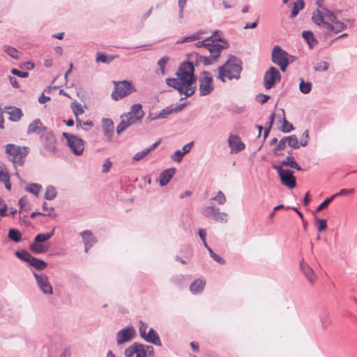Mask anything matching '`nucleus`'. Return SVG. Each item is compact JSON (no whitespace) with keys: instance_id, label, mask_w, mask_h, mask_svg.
Returning <instances> with one entry per match:
<instances>
[{"instance_id":"f257e3e1","label":"nucleus","mask_w":357,"mask_h":357,"mask_svg":"<svg viewBox=\"0 0 357 357\" xmlns=\"http://www.w3.org/2000/svg\"><path fill=\"white\" fill-rule=\"evenodd\" d=\"M176 78H167L166 83L169 86L176 89L179 94L185 95V98L192 96L196 89L197 77L195 75V67L192 62L185 61L180 64L176 73ZM181 98V100H183Z\"/></svg>"},{"instance_id":"f03ea898","label":"nucleus","mask_w":357,"mask_h":357,"mask_svg":"<svg viewBox=\"0 0 357 357\" xmlns=\"http://www.w3.org/2000/svg\"><path fill=\"white\" fill-rule=\"evenodd\" d=\"M242 70L241 61L235 56L230 55L225 63L218 68V79L225 82V78L229 79L240 78Z\"/></svg>"},{"instance_id":"7ed1b4c3","label":"nucleus","mask_w":357,"mask_h":357,"mask_svg":"<svg viewBox=\"0 0 357 357\" xmlns=\"http://www.w3.org/2000/svg\"><path fill=\"white\" fill-rule=\"evenodd\" d=\"M218 31H214L213 34L202 41H198L195 43L197 47H204L210 53L223 50L229 47L228 40L222 37L216 38Z\"/></svg>"},{"instance_id":"20e7f679","label":"nucleus","mask_w":357,"mask_h":357,"mask_svg":"<svg viewBox=\"0 0 357 357\" xmlns=\"http://www.w3.org/2000/svg\"><path fill=\"white\" fill-rule=\"evenodd\" d=\"M5 151L15 167L24 165L25 158L29 153L28 146H20L14 144H6Z\"/></svg>"},{"instance_id":"39448f33","label":"nucleus","mask_w":357,"mask_h":357,"mask_svg":"<svg viewBox=\"0 0 357 357\" xmlns=\"http://www.w3.org/2000/svg\"><path fill=\"white\" fill-rule=\"evenodd\" d=\"M114 89L112 93L113 100L117 101L137 91L131 81H113Z\"/></svg>"},{"instance_id":"423d86ee","label":"nucleus","mask_w":357,"mask_h":357,"mask_svg":"<svg viewBox=\"0 0 357 357\" xmlns=\"http://www.w3.org/2000/svg\"><path fill=\"white\" fill-rule=\"evenodd\" d=\"M272 167L278 172L282 185L289 189H293L296 186V177L294 176V172L291 170L284 169L281 165L275 164L272 165Z\"/></svg>"},{"instance_id":"0eeeda50","label":"nucleus","mask_w":357,"mask_h":357,"mask_svg":"<svg viewBox=\"0 0 357 357\" xmlns=\"http://www.w3.org/2000/svg\"><path fill=\"white\" fill-rule=\"evenodd\" d=\"M62 136L66 139L68 147L75 155H81L82 154L84 142L81 138L68 132H63Z\"/></svg>"},{"instance_id":"6e6552de","label":"nucleus","mask_w":357,"mask_h":357,"mask_svg":"<svg viewBox=\"0 0 357 357\" xmlns=\"http://www.w3.org/2000/svg\"><path fill=\"white\" fill-rule=\"evenodd\" d=\"M199 83V90L201 96L210 94L214 89L213 77L208 71L204 70L200 73Z\"/></svg>"},{"instance_id":"1a4fd4ad","label":"nucleus","mask_w":357,"mask_h":357,"mask_svg":"<svg viewBox=\"0 0 357 357\" xmlns=\"http://www.w3.org/2000/svg\"><path fill=\"white\" fill-rule=\"evenodd\" d=\"M281 79V75L279 70L271 66L265 73L264 76V85L266 89H271L276 82H280Z\"/></svg>"},{"instance_id":"9d476101","label":"nucleus","mask_w":357,"mask_h":357,"mask_svg":"<svg viewBox=\"0 0 357 357\" xmlns=\"http://www.w3.org/2000/svg\"><path fill=\"white\" fill-rule=\"evenodd\" d=\"M33 274L40 291L44 294L52 295L53 294V288L49 281L48 276L45 273H37L34 271Z\"/></svg>"},{"instance_id":"9b49d317","label":"nucleus","mask_w":357,"mask_h":357,"mask_svg":"<svg viewBox=\"0 0 357 357\" xmlns=\"http://www.w3.org/2000/svg\"><path fill=\"white\" fill-rule=\"evenodd\" d=\"M48 236L45 234H38L36 236L34 241L30 245V250L35 254L45 253L48 250V246L43 243L48 241Z\"/></svg>"},{"instance_id":"f8f14e48","label":"nucleus","mask_w":357,"mask_h":357,"mask_svg":"<svg viewBox=\"0 0 357 357\" xmlns=\"http://www.w3.org/2000/svg\"><path fill=\"white\" fill-rule=\"evenodd\" d=\"M202 214L207 218H213L217 222H226L227 214L220 212V209L215 206H206L202 209Z\"/></svg>"},{"instance_id":"ddd939ff","label":"nucleus","mask_w":357,"mask_h":357,"mask_svg":"<svg viewBox=\"0 0 357 357\" xmlns=\"http://www.w3.org/2000/svg\"><path fill=\"white\" fill-rule=\"evenodd\" d=\"M40 139L44 148L47 151H50L52 153L56 152V140L54 137V134L52 132L46 131L43 132L40 136Z\"/></svg>"},{"instance_id":"4468645a","label":"nucleus","mask_w":357,"mask_h":357,"mask_svg":"<svg viewBox=\"0 0 357 357\" xmlns=\"http://www.w3.org/2000/svg\"><path fill=\"white\" fill-rule=\"evenodd\" d=\"M135 335V331L132 326L121 329L116 334L117 344L121 345L125 342L131 341Z\"/></svg>"},{"instance_id":"2eb2a0df","label":"nucleus","mask_w":357,"mask_h":357,"mask_svg":"<svg viewBox=\"0 0 357 357\" xmlns=\"http://www.w3.org/2000/svg\"><path fill=\"white\" fill-rule=\"evenodd\" d=\"M222 51V50H218V52L211 53L209 56L201 55L199 53H194L192 56H195L197 62L202 63L204 66H208L218 61Z\"/></svg>"},{"instance_id":"dca6fc26","label":"nucleus","mask_w":357,"mask_h":357,"mask_svg":"<svg viewBox=\"0 0 357 357\" xmlns=\"http://www.w3.org/2000/svg\"><path fill=\"white\" fill-rule=\"evenodd\" d=\"M287 52L283 50L279 45H275L272 50L271 61L275 64L288 62Z\"/></svg>"},{"instance_id":"f3484780","label":"nucleus","mask_w":357,"mask_h":357,"mask_svg":"<svg viewBox=\"0 0 357 357\" xmlns=\"http://www.w3.org/2000/svg\"><path fill=\"white\" fill-rule=\"evenodd\" d=\"M300 269L310 284L314 285L317 278L314 270L303 260L300 262Z\"/></svg>"},{"instance_id":"a211bd4d","label":"nucleus","mask_w":357,"mask_h":357,"mask_svg":"<svg viewBox=\"0 0 357 357\" xmlns=\"http://www.w3.org/2000/svg\"><path fill=\"white\" fill-rule=\"evenodd\" d=\"M228 144L229 146L231 148V153H238L245 147L240 137L237 135H231L229 137Z\"/></svg>"},{"instance_id":"6ab92c4d","label":"nucleus","mask_w":357,"mask_h":357,"mask_svg":"<svg viewBox=\"0 0 357 357\" xmlns=\"http://www.w3.org/2000/svg\"><path fill=\"white\" fill-rule=\"evenodd\" d=\"M83 243H84L85 252H87L96 243V238L90 230H85L81 234Z\"/></svg>"},{"instance_id":"aec40b11","label":"nucleus","mask_w":357,"mask_h":357,"mask_svg":"<svg viewBox=\"0 0 357 357\" xmlns=\"http://www.w3.org/2000/svg\"><path fill=\"white\" fill-rule=\"evenodd\" d=\"M102 128L104 135L110 141L114 132L113 121L110 119H102Z\"/></svg>"},{"instance_id":"412c9836","label":"nucleus","mask_w":357,"mask_h":357,"mask_svg":"<svg viewBox=\"0 0 357 357\" xmlns=\"http://www.w3.org/2000/svg\"><path fill=\"white\" fill-rule=\"evenodd\" d=\"M175 172L176 169L174 167L162 171L159 175L160 186H165L167 185L171 178L174 176Z\"/></svg>"},{"instance_id":"4be33fe9","label":"nucleus","mask_w":357,"mask_h":357,"mask_svg":"<svg viewBox=\"0 0 357 357\" xmlns=\"http://www.w3.org/2000/svg\"><path fill=\"white\" fill-rule=\"evenodd\" d=\"M143 339L146 342H147L149 343H151L154 345H156V346L162 345L160 338L158 333L153 328L149 329V333L144 335Z\"/></svg>"},{"instance_id":"5701e85b","label":"nucleus","mask_w":357,"mask_h":357,"mask_svg":"<svg viewBox=\"0 0 357 357\" xmlns=\"http://www.w3.org/2000/svg\"><path fill=\"white\" fill-rule=\"evenodd\" d=\"M5 112L9 115L8 119L15 122L19 121L22 116V110L15 107H6Z\"/></svg>"},{"instance_id":"b1692460","label":"nucleus","mask_w":357,"mask_h":357,"mask_svg":"<svg viewBox=\"0 0 357 357\" xmlns=\"http://www.w3.org/2000/svg\"><path fill=\"white\" fill-rule=\"evenodd\" d=\"M47 128L43 125L40 119H36L33 122H31L27 130V133H38L40 134L41 131H45Z\"/></svg>"},{"instance_id":"393cba45","label":"nucleus","mask_w":357,"mask_h":357,"mask_svg":"<svg viewBox=\"0 0 357 357\" xmlns=\"http://www.w3.org/2000/svg\"><path fill=\"white\" fill-rule=\"evenodd\" d=\"M289 155L284 160L280 162V165L282 167H289L292 169H295L298 171H302L301 166L295 160V158L291 155V151L288 152Z\"/></svg>"},{"instance_id":"a878e982","label":"nucleus","mask_w":357,"mask_h":357,"mask_svg":"<svg viewBox=\"0 0 357 357\" xmlns=\"http://www.w3.org/2000/svg\"><path fill=\"white\" fill-rule=\"evenodd\" d=\"M160 140L153 144L150 147H148L139 152H137L132 158L134 161H139L142 158H144L146 155H147L151 151L156 149V147L160 144Z\"/></svg>"},{"instance_id":"bb28decb","label":"nucleus","mask_w":357,"mask_h":357,"mask_svg":"<svg viewBox=\"0 0 357 357\" xmlns=\"http://www.w3.org/2000/svg\"><path fill=\"white\" fill-rule=\"evenodd\" d=\"M307 144V140L301 139L299 142L298 137L295 135L288 136V145L294 149H299L301 146H306Z\"/></svg>"},{"instance_id":"cd10ccee","label":"nucleus","mask_w":357,"mask_h":357,"mask_svg":"<svg viewBox=\"0 0 357 357\" xmlns=\"http://www.w3.org/2000/svg\"><path fill=\"white\" fill-rule=\"evenodd\" d=\"M302 37L308 44L310 49L313 48L314 45L318 43L317 40L315 38L314 33L311 31H303L302 32Z\"/></svg>"},{"instance_id":"c85d7f7f","label":"nucleus","mask_w":357,"mask_h":357,"mask_svg":"<svg viewBox=\"0 0 357 357\" xmlns=\"http://www.w3.org/2000/svg\"><path fill=\"white\" fill-rule=\"evenodd\" d=\"M205 286V281L201 279L195 280L190 286V291L195 294L200 293Z\"/></svg>"},{"instance_id":"c756f323","label":"nucleus","mask_w":357,"mask_h":357,"mask_svg":"<svg viewBox=\"0 0 357 357\" xmlns=\"http://www.w3.org/2000/svg\"><path fill=\"white\" fill-rule=\"evenodd\" d=\"M281 111L282 112V120L281 121L282 122V126L280 128V130L281 132L284 133H289L294 130V127L286 119L284 110L283 109H281Z\"/></svg>"},{"instance_id":"7c9ffc66","label":"nucleus","mask_w":357,"mask_h":357,"mask_svg":"<svg viewBox=\"0 0 357 357\" xmlns=\"http://www.w3.org/2000/svg\"><path fill=\"white\" fill-rule=\"evenodd\" d=\"M29 264L38 271H43L47 266V264L45 261L34 257H31Z\"/></svg>"},{"instance_id":"2f4dec72","label":"nucleus","mask_w":357,"mask_h":357,"mask_svg":"<svg viewBox=\"0 0 357 357\" xmlns=\"http://www.w3.org/2000/svg\"><path fill=\"white\" fill-rule=\"evenodd\" d=\"M129 113L130 114H133L135 116V119L141 120L144 116V112L142 110V105L139 103L133 105L131 107Z\"/></svg>"},{"instance_id":"473e14b6","label":"nucleus","mask_w":357,"mask_h":357,"mask_svg":"<svg viewBox=\"0 0 357 357\" xmlns=\"http://www.w3.org/2000/svg\"><path fill=\"white\" fill-rule=\"evenodd\" d=\"M312 20L318 26H321L325 22L324 14L319 9L312 13Z\"/></svg>"},{"instance_id":"72a5a7b5","label":"nucleus","mask_w":357,"mask_h":357,"mask_svg":"<svg viewBox=\"0 0 357 357\" xmlns=\"http://www.w3.org/2000/svg\"><path fill=\"white\" fill-rule=\"evenodd\" d=\"M304 0H297L294 3L292 10L291 11L290 18L294 19V17H296L298 14L299 11L304 8Z\"/></svg>"},{"instance_id":"f704fd0d","label":"nucleus","mask_w":357,"mask_h":357,"mask_svg":"<svg viewBox=\"0 0 357 357\" xmlns=\"http://www.w3.org/2000/svg\"><path fill=\"white\" fill-rule=\"evenodd\" d=\"M8 237L13 241L18 243L21 241L22 234L17 229H10L8 231Z\"/></svg>"},{"instance_id":"c9c22d12","label":"nucleus","mask_w":357,"mask_h":357,"mask_svg":"<svg viewBox=\"0 0 357 357\" xmlns=\"http://www.w3.org/2000/svg\"><path fill=\"white\" fill-rule=\"evenodd\" d=\"M288 142V136L287 137H283L278 143V144L275 146V147L273 149V153L276 155H282V153H279L278 151H282L286 147V144Z\"/></svg>"},{"instance_id":"e433bc0d","label":"nucleus","mask_w":357,"mask_h":357,"mask_svg":"<svg viewBox=\"0 0 357 357\" xmlns=\"http://www.w3.org/2000/svg\"><path fill=\"white\" fill-rule=\"evenodd\" d=\"M3 51L8 54L10 57H12L14 59H18L19 55H18V51L16 48L11 47L8 45H5L3 47Z\"/></svg>"},{"instance_id":"4c0bfd02","label":"nucleus","mask_w":357,"mask_h":357,"mask_svg":"<svg viewBox=\"0 0 357 357\" xmlns=\"http://www.w3.org/2000/svg\"><path fill=\"white\" fill-rule=\"evenodd\" d=\"M15 255L21 260L26 261L29 264L31 260V257H33V256L29 252L24 250L17 251L15 252Z\"/></svg>"},{"instance_id":"58836bf2","label":"nucleus","mask_w":357,"mask_h":357,"mask_svg":"<svg viewBox=\"0 0 357 357\" xmlns=\"http://www.w3.org/2000/svg\"><path fill=\"white\" fill-rule=\"evenodd\" d=\"M121 121L116 127V133L118 135H121L125 130L131 126L130 123L124 119L123 115H121Z\"/></svg>"},{"instance_id":"ea45409f","label":"nucleus","mask_w":357,"mask_h":357,"mask_svg":"<svg viewBox=\"0 0 357 357\" xmlns=\"http://www.w3.org/2000/svg\"><path fill=\"white\" fill-rule=\"evenodd\" d=\"M56 188L52 185H49L46 188L45 199L47 200H52L56 197Z\"/></svg>"},{"instance_id":"a19ab883","label":"nucleus","mask_w":357,"mask_h":357,"mask_svg":"<svg viewBox=\"0 0 357 357\" xmlns=\"http://www.w3.org/2000/svg\"><path fill=\"white\" fill-rule=\"evenodd\" d=\"M42 185L38 183H31L25 188V190L36 196H38L42 190Z\"/></svg>"},{"instance_id":"79ce46f5","label":"nucleus","mask_w":357,"mask_h":357,"mask_svg":"<svg viewBox=\"0 0 357 357\" xmlns=\"http://www.w3.org/2000/svg\"><path fill=\"white\" fill-rule=\"evenodd\" d=\"M312 83L310 82H305L303 79H301V82L299 84V89L301 93L304 94L309 93L312 90Z\"/></svg>"},{"instance_id":"37998d69","label":"nucleus","mask_w":357,"mask_h":357,"mask_svg":"<svg viewBox=\"0 0 357 357\" xmlns=\"http://www.w3.org/2000/svg\"><path fill=\"white\" fill-rule=\"evenodd\" d=\"M329 64L326 61H320L314 64V70L317 72H324L328 70Z\"/></svg>"},{"instance_id":"c03bdc74","label":"nucleus","mask_w":357,"mask_h":357,"mask_svg":"<svg viewBox=\"0 0 357 357\" xmlns=\"http://www.w3.org/2000/svg\"><path fill=\"white\" fill-rule=\"evenodd\" d=\"M137 342H135L125 349L124 354L126 357H132L135 354H137Z\"/></svg>"},{"instance_id":"a18cd8bd","label":"nucleus","mask_w":357,"mask_h":357,"mask_svg":"<svg viewBox=\"0 0 357 357\" xmlns=\"http://www.w3.org/2000/svg\"><path fill=\"white\" fill-rule=\"evenodd\" d=\"M333 32L339 33L340 31L346 29L347 25L344 24L342 22L336 19L333 22Z\"/></svg>"},{"instance_id":"49530a36","label":"nucleus","mask_w":357,"mask_h":357,"mask_svg":"<svg viewBox=\"0 0 357 357\" xmlns=\"http://www.w3.org/2000/svg\"><path fill=\"white\" fill-rule=\"evenodd\" d=\"M199 38V33H195L191 36L183 37L177 41V43H184L187 42L194 41Z\"/></svg>"},{"instance_id":"de8ad7c7","label":"nucleus","mask_w":357,"mask_h":357,"mask_svg":"<svg viewBox=\"0 0 357 357\" xmlns=\"http://www.w3.org/2000/svg\"><path fill=\"white\" fill-rule=\"evenodd\" d=\"M173 113L172 105L162 109L158 114L159 119H167L169 115Z\"/></svg>"},{"instance_id":"09e8293b","label":"nucleus","mask_w":357,"mask_h":357,"mask_svg":"<svg viewBox=\"0 0 357 357\" xmlns=\"http://www.w3.org/2000/svg\"><path fill=\"white\" fill-rule=\"evenodd\" d=\"M113 60V57L108 58L105 54L100 52L97 53L96 61L104 63H109Z\"/></svg>"},{"instance_id":"8fccbe9b","label":"nucleus","mask_w":357,"mask_h":357,"mask_svg":"<svg viewBox=\"0 0 357 357\" xmlns=\"http://www.w3.org/2000/svg\"><path fill=\"white\" fill-rule=\"evenodd\" d=\"M137 355L136 357H147L146 346L137 343Z\"/></svg>"},{"instance_id":"3c124183","label":"nucleus","mask_w":357,"mask_h":357,"mask_svg":"<svg viewBox=\"0 0 357 357\" xmlns=\"http://www.w3.org/2000/svg\"><path fill=\"white\" fill-rule=\"evenodd\" d=\"M211 199L216 201L218 203V204L220 205L224 204L227 201V199L222 191H218L217 195L215 197H212Z\"/></svg>"},{"instance_id":"603ef678","label":"nucleus","mask_w":357,"mask_h":357,"mask_svg":"<svg viewBox=\"0 0 357 357\" xmlns=\"http://www.w3.org/2000/svg\"><path fill=\"white\" fill-rule=\"evenodd\" d=\"M169 60V57L168 56H163L158 61V65L160 67V72H161V74L163 75L165 74V67L167 63Z\"/></svg>"},{"instance_id":"864d4df0","label":"nucleus","mask_w":357,"mask_h":357,"mask_svg":"<svg viewBox=\"0 0 357 357\" xmlns=\"http://www.w3.org/2000/svg\"><path fill=\"white\" fill-rule=\"evenodd\" d=\"M208 252H209V255L211 256V257L216 262L220 264H225V260L220 257L218 255L215 254L212 249L209 250H208Z\"/></svg>"},{"instance_id":"5fc2aeb1","label":"nucleus","mask_w":357,"mask_h":357,"mask_svg":"<svg viewBox=\"0 0 357 357\" xmlns=\"http://www.w3.org/2000/svg\"><path fill=\"white\" fill-rule=\"evenodd\" d=\"M335 199V196H331L326 199L322 203H321L317 208V211H321L324 208H326L328 204Z\"/></svg>"},{"instance_id":"6e6d98bb","label":"nucleus","mask_w":357,"mask_h":357,"mask_svg":"<svg viewBox=\"0 0 357 357\" xmlns=\"http://www.w3.org/2000/svg\"><path fill=\"white\" fill-rule=\"evenodd\" d=\"M42 208L44 211H48L47 213L45 214V215H47L49 217L56 216V214L54 213V208L49 207L47 202H43Z\"/></svg>"},{"instance_id":"4d7b16f0","label":"nucleus","mask_w":357,"mask_h":357,"mask_svg":"<svg viewBox=\"0 0 357 357\" xmlns=\"http://www.w3.org/2000/svg\"><path fill=\"white\" fill-rule=\"evenodd\" d=\"M184 154L181 150H176L171 156V159L175 162H180L182 161Z\"/></svg>"},{"instance_id":"13d9d810","label":"nucleus","mask_w":357,"mask_h":357,"mask_svg":"<svg viewBox=\"0 0 357 357\" xmlns=\"http://www.w3.org/2000/svg\"><path fill=\"white\" fill-rule=\"evenodd\" d=\"M322 9L324 11V13H323L324 15H325L326 17H328V19L330 21H331L332 22H333L336 19H337L336 15L332 11H331L329 9H328L327 8L324 7Z\"/></svg>"},{"instance_id":"bf43d9fd","label":"nucleus","mask_w":357,"mask_h":357,"mask_svg":"<svg viewBox=\"0 0 357 357\" xmlns=\"http://www.w3.org/2000/svg\"><path fill=\"white\" fill-rule=\"evenodd\" d=\"M318 225L317 229L319 232L324 231L327 227L326 220L317 218L316 220Z\"/></svg>"},{"instance_id":"052dcab7","label":"nucleus","mask_w":357,"mask_h":357,"mask_svg":"<svg viewBox=\"0 0 357 357\" xmlns=\"http://www.w3.org/2000/svg\"><path fill=\"white\" fill-rule=\"evenodd\" d=\"M148 328V324L145 322H143L142 321H139V335L143 338L144 335L146 334V329Z\"/></svg>"},{"instance_id":"680f3d73","label":"nucleus","mask_w":357,"mask_h":357,"mask_svg":"<svg viewBox=\"0 0 357 357\" xmlns=\"http://www.w3.org/2000/svg\"><path fill=\"white\" fill-rule=\"evenodd\" d=\"M10 73L14 75H16L17 77H22V78H26L28 77L29 76V73L27 72H22L16 68H13L11 69L10 70Z\"/></svg>"},{"instance_id":"e2e57ef3","label":"nucleus","mask_w":357,"mask_h":357,"mask_svg":"<svg viewBox=\"0 0 357 357\" xmlns=\"http://www.w3.org/2000/svg\"><path fill=\"white\" fill-rule=\"evenodd\" d=\"M123 117L129 123H130L131 126L139 121V119H135V116L130 114L129 112L128 114H125Z\"/></svg>"},{"instance_id":"0e129e2a","label":"nucleus","mask_w":357,"mask_h":357,"mask_svg":"<svg viewBox=\"0 0 357 357\" xmlns=\"http://www.w3.org/2000/svg\"><path fill=\"white\" fill-rule=\"evenodd\" d=\"M320 321L321 324L322 329H326L329 325L330 320L327 315L323 316L320 317Z\"/></svg>"},{"instance_id":"69168bd1","label":"nucleus","mask_w":357,"mask_h":357,"mask_svg":"<svg viewBox=\"0 0 357 357\" xmlns=\"http://www.w3.org/2000/svg\"><path fill=\"white\" fill-rule=\"evenodd\" d=\"M354 191V189H342V190H340V192L334 194L333 196H335V197H336L337 196H341V195H347L353 193Z\"/></svg>"},{"instance_id":"338daca9","label":"nucleus","mask_w":357,"mask_h":357,"mask_svg":"<svg viewBox=\"0 0 357 357\" xmlns=\"http://www.w3.org/2000/svg\"><path fill=\"white\" fill-rule=\"evenodd\" d=\"M112 165V162L109 160H107L105 162L102 166V172L103 173H107L109 171Z\"/></svg>"},{"instance_id":"774afa93","label":"nucleus","mask_w":357,"mask_h":357,"mask_svg":"<svg viewBox=\"0 0 357 357\" xmlns=\"http://www.w3.org/2000/svg\"><path fill=\"white\" fill-rule=\"evenodd\" d=\"M35 65L31 61H26L20 65L21 68H24L28 70H32L34 68Z\"/></svg>"}]
</instances>
